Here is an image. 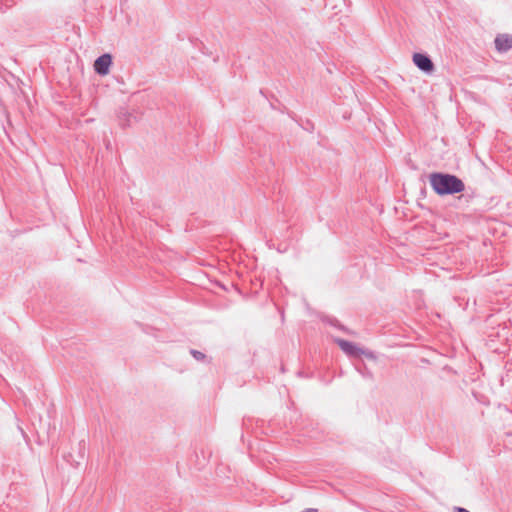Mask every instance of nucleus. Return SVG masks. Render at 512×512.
Returning <instances> with one entry per match:
<instances>
[{
    "label": "nucleus",
    "mask_w": 512,
    "mask_h": 512,
    "mask_svg": "<svg viewBox=\"0 0 512 512\" xmlns=\"http://www.w3.org/2000/svg\"><path fill=\"white\" fill-rule=\"evenodd\" d=\"M413 63L419 70L426 74H431L435 70V65L432 59L426 53H414Z\"/></svg>",
    "instance_id": "3"
},
{
    "label": "nucleus",
    "mask_w": 512,
    "mask_h": 512,
    "mask_svg": "<svg viewBox=\"0 0 512 512\" xmlns=\"http://www.w3.org/2000/svg\"><path fill=\"white\" fill-rule=\"evenodd\" d=\"M132 119H136L126 108H120L118 111V122L122 128L131 126Z\"/></svg>",
    "instance_id": "6"
},
{
    "label": "nucleus",
    "mask_w": 512,
    "mask_h": 512,
    "mask_svg": "<svg viewBox=\"0 0 512 512\" xmlns=\"http://www.w3.org/2000/svg\"><path fill=\"white\" fill-rule=\"evenodd\" d=\"M302 512H318V510H317V509H314V508H307V509H305V510H304V511H302Z\"/></svg>",
    "instance_id": "9"
},
{
    "label": "nucleus",
    "mask_w": 512,
    "mask_h": 512,
    "mask_svg": "<svg viewBox=\"0 0 512 512\" xmlns=\"http://www.w3.org/2000/svg\"><path fill=\"white\" fill-rule=\"evenodd\" d=\"M334 325L339 327L341 330L348 332V330L345 327H343L342 325H340V324H334Z\"/></svg>",
    "instance_id": "10"
},
{
    "label": "nucleus",
    "mask_w": 512,
    "mask_h": 512,
    "mask_svg": "<svg viewBox=\"0 0 512 512\" xmlns=\"http://www.w3.org/2000/svg\"><path fill=\"white\" fill-rule=\"evenodd\" d=\"M495 49L499 53H506L512 49V35L510 34H498L494 40Z\"/></svg>",
    "instance_id": "5"
},
{
    "label": "nucleus",
    "mask_w": 512,
    "mask_h": 512,
    "mask_svg": "<svg viewBox=\"0 0 512 512\" xmlns=\"http://www.w3.org/2000/svg\"><path fill=\"white\" fill-rule=\"evenodd\" d=\"M334 342L349 357H360L361 355H364L368 359H372V360L376 359L374 352H372L370 350H364L350 341L344 340L342 338H335Z\"/></svg>",
    "instance_id": "2"
},
{
    "label": "nucleus",
    "mask_w": 512,
    "mask_h": 512,
    "mask_svg": "<svg viewBox=\"0 0 512 512\" xmlns=\"http://www.w3.org/2000/svg\"><path fill=\"white\" fill-rule=\"evenodd\" d=\"M454 512H469V511L462 507H454Z\"/></svg>",
    "instance_id": "8"
},
{
    "label": "nucleus",
    "mask_w": 512,
    "mask_h": 512,
    "mask_svg": "<svg viewBox=\"0 0 512 512\" xmlns=\"http://www.w3.org/2000/svg\"><path fill=\"white\" fill-rule=\"evenodd\" d=\"M430 185L439 196L454 195L465 190L464 182L456 175L433 172L429 175Z\"/></svg>",
    "instance_id": "1"
},
{
    "label": "nucleus",
    "mask_w": 512,
    "mask_h": 512,
    "mask_svg": "<svg viewBox=\"0 0 512 512\" xmlns=\"http://www.w3.org/2000/svg\"><path fill=\"white\" fill-rule=\"evenodd\" d=\"M112 65V56L105 53L99 56L94 62V70L98 75L105 76L109 73L110 66Z\"/></svg>",
    "instance_id": "4"
},
{
    "label": "nucleus",
    "mask_w": 512,
    "mask_h": 512,
    "mask_svg": "<svg viewBox=\"0 0 512 512\" xmlns=\"http://www.w3.org/2000/svg\"><path fill=\"white\" fill-rule=\"evenodd\" d=\"M190 354L197 360V361H203L205 360L206 358V355L201 352V351H198L196 349H191L190 350Z\"/></svg>",
    "instance_id": "7"
}]
</instances>
